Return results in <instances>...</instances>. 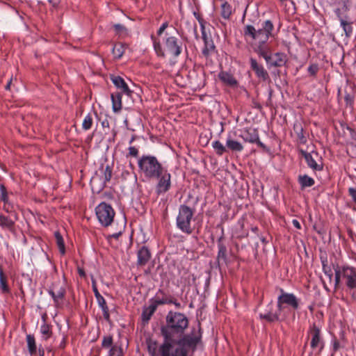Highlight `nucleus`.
Returning a JSON list of instances; mask_svg holds the SVG:
<instances>
[{
	"instance_id": "obj_7",
	"label": "nucleus",
	"mask_w": 356,
	"mask_h": 356,
	"mask_svg": "<svg viewBox=\"0 0 356 356\" xmlns=\"http://www.w3.org/2000/svg\"><path fill=\"white\" fill-rule=\"evenodd\" d=\"M254 51L265 59L270 67H282L288 60L287 56L284 53L277 52L272 54L269 47H260L259 49H254Z\"/></svg>"
},
{
	"instance_id": "obj_46",
	"label": "nucleus",
	"mask_w": 356,
	"mask_h": 356,
	"mask_svg": "<svg viewBox=\"0 0 356 356\" xmlns=\"http://www.w3.org/2000/svg\"><path fill=\"white\" fill-rule=\"evenodd\" d=\"M319 70L318 65L316 63L311 64L307 69L308 72L312 76H315Z\"/></svg>"
},
{
	"instance_id": "obj_51",
	"label": "nucleus",
	"mask_w": 356,
	"mask_h": 356,
	"mask_svg": "<svg viewBox=\"0 0 356 356\" xmlns=\"http://www.w3.org/2000/svg\"><path fill=\"white\" fill-rule=\"evenodd\" d=\"M114 29L119 33H124L127 32V29L122 24H115Z\"/></svg>"
},
{
	"instance_id": "obj_17",
	"label": "nucleus",
	"mask_w": 356,
	"mask_h": 356,
	"mask_svg": "<svg viewBox=\"0 0 356 356\" xmlns=\"http://www.w3.org/2000/svg\"><path fill=\"white\" fill-rule=\"evenodd\" d=\"M250 64L251 69L254 72L256 76L262 81H266L269 79L268 72L264 69V66L257 61L254 58H250Z\"/></svg>"
},
{
	"instance_id": "obj_63",
	"label": "nucleus",
	"mask_w": 356,
	"mask_h": 356,
	"mask_svg": "<svg viewBox=\"0 0 356 356\" xmlns=\"http://www.w3.org/2000/svg\"><path fill=\"white\" fill-rule=\"evenodd\" d=\"M7 204H4L3 207V209L6 211L7 213H9L10 212V209H9V207L6 205Z\"/></svg>"
},
{
	"instance_id": "obj_25",
	"label": "nucleus",
	"mask_w": 356,
	"mask_h": 356,
	"mask_svg": "<svg viewBox=\"0 0 356 356\" xmlns=\"http://www.w3.org/2000/svg\"><path fill=\"white\" fill-rule=\"evenodd\" d=\"M293 131L298 140V142L301 144H305L307 142V138L304 134V129L300 123L296 122L294 124Z\"/></svg>"
},
{
	"instance_id": "obj_1",
	"label": "nucleus",
	"mask_w": 356,
	"mask_h": 356,
	"mask_svg": "<svg viewBox=\"0 0 356 356\" xmlns=\"http://www.w3.org/2000/svg\"><path fill=\"white\" fill-rule=\"evenodd\" d=\"M166 323L161 328L164 338L163 343L159 346V353L168 356V351L172 349V341L181 337L188 326V319L185 314L170 311L165 317Z\"/></svg>"
},
{
	"instance_id": "obj_27",
	"label": "nucleus",
	"mask_w": 356,
	"mask_h": 356,
	"mask_svg": "<svg viewBox=\"0 0 356 356\" xmlns=\"http://www.w3.org/2000/svg\"><path fill=\"white\" fill-rule=\"evenodd\" d=\"M113 110L114 112H119L122 109V94L116 92L111 94Z\"/></svg>"
},
{
	"instance_id": "obj_22",
	"label": "nucleus",
	"mask_w": 356,
	"mask_h": 356,
	"mask_svg": "<svg viewBox=\"0 0 356 356\" xmlns=\"http://www.w3.org/2000/svg\"><path fill=\"white\" fill-rule=\"evenodd\" d=\"M218 78L223 83L229 87L234 88L238 86L237 80L232 74H229L227 72H220L218 74Z\"/></svg>"
},
{
	"instance_id": "obj_28",
	"label": "nucleus",
	"mask_w": 356,
	"mask_h": 356,
	"mask_svg": "<svg viewBox=\"0 0 356 356\" xmlns=\"http://www.w3.org/2000/svg\"><path fill=\"white\" fill-rule=\"evenodd\" d=\"M226 147L233 152H241L243 149L242 144L232 139L231 136H229L227 139Z\"/></svg>"
},
{
	"instance_id": "obj_38",
	"label": "nucleus",
	"mask_w": 356,
	"mask_h": 356,
	"mask_svg": "<svg viewBox=\"0 0 356 356\" xmlns=\"http://www.w3.org/2000/svg\"><path fill=\"white\" fill-rule=\"evenodd\" d=\"M40 332L47 340L51 336L52 334L51 325L44 323L40 327Z\"/></svg>"
},
{
	"instance_id": "obj_39",
	"label": "nucleus",
	"mask_w": 356,
	"mask_h": 356,
	"mask_svg": "<svg viewBox=\"0 0 356 356\" xmlns=\"http://www.w3.org/2000/svg\"><path fill=\"white\" fill-rule=\"evenodd\" d=\"M212 147L215 149L216 154L220 156L226 152V147L219 140L213 141L212 143Z\"/></svg>"
},
{
	"instance_id": "obj_41",
	"label": "nucleus",
	"mask_w": 356,
	"mask_h": 356,
	"mask_svg": "<svg viewBox=\"0 0 356 356\" xmlns=\"http://www.w3.org/2000/svg\"><path fill=\"white\" fill-rule=\"evenodd\" d=\"M108 356H123L122 348L118 346L112 347L108 351Z\"/></svg>"
},
{
	"instance_id": "obj_8",
	"label": "nucleus",
	"mask_w": 356,
	"mask_h": 356,
	"mask_svg": "<svg viewBox=\"0 0 356 356\" xmlns=\"http://www.w3.org/2000/svg\"><path fill=\"white\" fill-rule=\"evenodd\" d=\"M95 211L97 217L103 226L108 227L113 221L115 211L111 205L102 202L96 207Z\"/></svg>"
},
{
	"instance_id": "obj_16",
	"label": "nucleus",
	"mask_w": 356,
	"mask_h": 356,
	"mask_svg": "<svg viewBox=\"0 0 356 356\" xmlns=\"http://www.w3.org/2000/svg\"><path fill=\"white\" fill-rule=\"evenodd\" d=\"M309 333L312 337L310 343L311 348L315 349L319 347V352H321L324 346V342L321 337V330L315 324H313L310 327Z\"/></svg>"
},
{
	"instance_id": "obj_33",
	"label": "nucleus",
	"mask_w": 356,
	"mask_h": 356,
	"mask_svg": "<svg viewBox=\"0 0 356 356\" xmlns=\"http://www.w3.org/2000/svg\"><path fill=\"white\" fill-rule=\"evenodd\" d=\"M0 289L3 293H10V288L8 285L7 278L4 275L2 269L0 268Z\"/></svg>"
},
{
	"instance_id": "obj_62",
	"label": "nucleus",
	"mask_w": 356,
	"mask_h": 356,
	"mask_svg": "<svg viewBox=\"0 0 356 356\" xmlns=\"http://www.w3.org/2000/svg\"><path fill=\"white\" fill-rule=\"evenodd\" d=\"M321 261H322V266H323V265H327V258H323L321 257Z\"/></svg>"
},
{
	"instance_id": "obj_60",
	"label": "nucleus",
	"mask_w": 356,
	"mask_h": 356,
	"mask_svg": "<svg viewBox=\"0 0 356 356\" xmlns=\"http://www.w3.org/2000/svg\"><path fill=\"white\" fill-rule=\"evenodd\" d=\"M78 273L81 277H85L86 273L83 269L79 268H78Z\"/></svg>"
},
{
	"instance_id": "obj_2",
	"label": "nucleus",
	"mask_w": 356,
	"mask_h": 356,
	"mask_svg": "<svg viewBox=\"0 0 356 356\" xmlns=\"http://www.w3.org/2000/svg\"><path fill=\"white\" fill-rule=\"evenodd\" d=\"M201 339V326L199 323L197 330L193 328L190 334H184L175 341H172V349L168 351V356H188V350L194 351L197 345L200 343Z\"/></svg>"
},
{
	"instance_id": "obj_20",
	"label": "nucleus",
	"mask_w": 356,
	"mask_h": 356,
	"mask_svg": "<svg viewBox=\"0 0 356 356\" xmlns=\"http://www.w3.org/2000/svg\"><path fill=\"white\" fill-rule=\"evenodd\" d=\"M16 220L17 217H15V219H12L11 217L6 216L0 213V227L3 229L14 232L15 230Z\"/></svg>"
},
{
	"instance_id": "obj_3",
	"label": "nucleus",
	"mask_w": 356,
	"mask_h": 356,
	"mask_svg": "<svg viewBox=\"0 0 356 356\" xmlns=\"http://www.w3.org/2000/svg\"><path fill=\"white\" fill-rule=\"evenodd\" d=\"M261 27L256 29L252 25H246L244 28V35L247 38H250L254 41L257 46L255 49H259L260 47H268L266 44L272 35V31L274 26L273 22L268 19L261 23Z\"/></svg>"
},
{
	"instance_id": "obj_26",
	"label": "nucleus",
	"mask_w": 356,
	"mask_h": 356,
	"mask_svg": "<svg viewBox=\"0 0 356 356\" xmlns=\"http://www.w3.org/2000/svg\"><path fill=\"white\" fill-rule=\"evenodd\" d=\"M339 17L341 26L343 27L346 37H350L352 35L353 31V22H350L347 17L343 18L339 16Z\"/></svg>"
},
{
	"instance_id": "obj_36",
	"label": "nucleus",
	"mask_w": 356,
	"mask_h": 356,
	"mask_svg": "<svg viewBox=\"0 0 356 356\" xmlns=\"http://www.w3.org/2000/svg\"><path fill=\"white\" fill-rule=\"evenodd\" d=\"M115 346V345H113V339L111 335H105L103 337L102 341V347L103 348L111 349L112 347Z\"/></svg>"
},
{
	"instance_id": "obj_9",
	"label": "nucleus",
	"mask_w": 356,
	"mask_h": 356,
	"mask_svg": "<svg viewBox=\"0 0 356 356\" xmlns=\"http://www.w3.org/2000/svg\"><path fill=\"white\" fill-rule=\"evenodd\" d=\"M301 156L305 159L309 168L314 171H321L323 168V163L319 157L318 152L312 151L307 152L303 149L299 150Z\"/></svg>"
},
{
	"instance_id": "obj_59",
	"label": "nucleus",
	"mask_w": 356,
	"mask_h": 356,
	"mask_svg": "<svg viewBox=\"0 0 356 356\" xmlns=\"http://www.w3.org/2000/svg\"><path fill=\"white\" fill-rule=\"evenodd\" d=\"M121 235V232L115 233L112 235H110L108 236V238H118V237Z\"/></svg>"
},
{
	"instance_id": "obj_14",
	"label": "nucleus",
	"mask_w": 356,
	"mask_h": 356,
	"mask_svg": "<svg viewBox=\"0 0 356 356\" xmlns=\"http://www.w3.org/2000/svg\"><path fill=\"white\" fill-rule=\"evenodd\" d=\"M48 291L54 300L55 306H60L65 296V288L63 286H60L59 284L54 283Z\"/></svg>"
},
{
	"instance_id": "obj_18",
	"label": "nucleus",
	"mask_w": 356,
	"mask_h": 356,
	"mask_svg": "<svg viewBox=\"0 0 356 356\" xmlns=\"http://www.w3.org/2000/svg\"><path fill=\"white\" fill-rule=\"evenodd\" d=\"M223 236H220L218 239V252L217 255V263L218 266H220L223 264H227V248L225 245L222 242Z\"/></svg>"
},
{
	"instance_id": "obj_4",
	"label": "nucleus",
	"mask_w": 356,
	"mask_h": 356,
	"mask_svg": "<svg viewBox=\"0 0 356 356\" xmlns=\"http://www.w3.org/2000/svg\"><path fill=\"white\" fill-rule=\"evenodd\" d=\"M335 288L343 284L346 291L350 293L356 291V268L349 266H339L334 268Z\"/></svg>"
},
{
	"instance_id": "obj_21",
	"label": "nucleus",
	"mask_w": 356,
	"mask_h": 356,
	"mask_svg": "<svg viewBox=\"0 0 356 356\" xmlns=\"http://www.w3.org/2000/svg\"><path fill=\"white\" fill-rule=\"evenodd\" d=\"M268 307H270L269 310H268L265 313H261L259 314L260 318L266 320L268 323H274L279 321L281 311H279L277 309L275 312H273L272 303H270Z\"/></svg>"
},
{
	"instance_id": "obj_50",
	"label": "nucleus",
	"mask_w": 356,
	"mask_h": 356,
	"mask_svg": "<svg viewBox=\"0 0 356 356\" xmlns=\"http://www.w3.org/2000/svg\"><path fill=\"white\" fill-rule=\"evenodd\" d=\"M129 154L128 156H131L133 157H138V149L134 146H131L128 148Z\"/></svg>"
},
{
	"instance_id": "obj_15",
	"label": "nucleus",
	"mask_w": 356,
	"mask_h": 356,
	"mask_svg": "<svg viewBox=\"0 0 356 356\" xmlns=\"http://www.w3.org/2000/svg\"><path fill=\"white\" fill-rule=\"evenodd\" d=\"M92 291L94 292V294L97 299L98 305L101 307V309L103 312L104 318L107 322L111 323L109 309L107 306L106 302L105 299L104 298V297L99 293V292L97 289V287L96 286V282L95 280H92Z\"/></svg>"
},
{
	"instance_id": "obj_45",
	"label": "nucleus",
	"mask_w": 356,
	"mask_h": 356,
	"mask_svg": "<svg viewBox=\"0 0 356 356\" xmlns=\"http://www.w3.org/2000/svg\"><path fill=\"white\" fill-rule=\"evenodd\" d=\"M198 20L200 23L201 31H202V38L204 42L205 41H208L209 40H211L212 38H211V35H207V33L205 31V27L203 24V20L202 19H198Z\"/></svg>"
},
{
	"instance_id": "obj_55",
	"label": "nucleus",
	"mask_w": 356,
	"mask_h": 356,
	"mask_svg": "<svg viewBox=\"0 0 356 356\" xmlns=\"http://www.w3.org/2000/svg\"><path fill=\"white\" fill-rule=\"evenodd\" d=\"M48 1L54 8H57L61 0H48Z\"/></svg>"
},
{
	"instance_id": "obj_29",
	"label": "nucleus",
	"mask_w": 356,
	"mask_h": 356,
	"mask_svg": "<svg viewBox=\"0 0 356 356\" xmlns=\"http://www.w3.org/2000/svg\"><path fill=\"white\" fill-rule=\"evenodd\" d=\"M298 182L300 184L302 188H305L306 187H311L315 183L314 179L313 178L306 175H300L298 177Z\"/></svg>"
},
{
	"instance_id": "obj_24",
	"label": "nucleus",
	"mask_w": 356,
	"mask_h": 356,
	"mask_svg": "<svg viewBox=\"0 0 356 356\" xmlns=\"http://www.w3.org/2000/svg\"><path fill=\"white\" fill-rule=\"evenodd\" d=\"M156 306L153 305L151 302L150 305L147 307H145L143 310L141 318L143 324H147L150 320L152 316L156 312Z\"/></svg>"
},
{
	"instance_id": "obj_43",
	"label": "nucleus",
	"mask_w": 356,
	"mask_h": 356,
	"mask_svg": "<svg viewBox=\"0 0 356 356\" xmlns=\"http://www.w3.org/2000/svg\"><path fill=\"white\" fill-rule=\"evenodd\" d=\"M92 118L90 116V115H88L85 117V118L83 120V122L82 124V127L84 130H88L92 127Z\"/></svg>"
},
{
	"instance_id": "obj_12",
	"label": "nucleus",
	"mask_w": 356,
	"mask_h": 356,
	"mask_svg": "<svg viewBox=\"0 0 356 356\" xmlns=\"http://www.w3.org/2000/svg\"><path fill=\"white\" fill-rule=\"evenodd\" d=\"M165 50L175 57H177L181 52V42L175 36L165 35L164 41Z\"/></svg>"
},
{
	"instance_id": "obj_37",
	"label": "nucleus",
	"mask_w": 356,
	"mask_h": 356,
	"mask_svg": "<svg viewBox=\"0 0 356 356\" xmlns=\"http://www.w3.org/2000/svg\"><path fill=\"white\" fill-rule=\"evenodd\" d=\"M54 235H55L56 244L59 248L60 252L63 254H65V244H64V241H63V238L61 234L58 232H55Z\"/></svg>"
},
{
	"instance_id": "obj_35",
	"label": "nucleus",
	"mask_w": 356,
	"mask_h": 356,
	"mask_svg": "<svg viewBox=\"0 0 356 356\" xmlns=\"http://www.w3.org/2000/svg\"><path fill=\"white\" fill-rule=\"evenodd\" d=\"M231 15V6L227 2H225L221 6V15L224 19H229Z\"/></svg>"
},
{
	"instance_id": "obj_30",
	"label": "nucleus",
	"mask_w": 356,
	"mask_h": 356,
	"mask_svg": "<svg viewBox=\"0 0 356 356\" xmlns=\"http://www.w3.org/2000/svg\"><path fill=\"white\" fill-rule=\"evenodd\" d=\"M26 342L29 353L31 355H35L37 353V347L34 336L32 334H27Z\"/></svg>"
},
{
	"instance_id": "obj_13",
	"label": "nucleus",
	"mask_w": 356,
	"mask_h": 356,
	"mask_svg": "<svg viewBox=\"0 0 356 356\" xmlns=\"http://www.w3.org/2000/svg\"><path fill=\"white\" fill-rule=\"evenodd\" d=\"M239 137L243 138L245 142H248L250 143H256L259 147L264 149L266 147L265 145L261 143L259 140V133L256 129L254 128H248L241 131Z\"/></svg>"
},
{
	"instance_id": "obj_48",
	"label": "nucleus",
	"mask_w": 356,
	"mask_h": 356,
	"mask_svg": "<svg viewBox=\"0 0 356 356\" xmlns=\"http://www.w3.org/2000/svg\"><path fill=\"white\" fill-rule=\"evenodd\" d=\"M0 189L1 192V200L4 202V204H8V197L6 192V188L4 185L1 184L0 186Z\"/></svg>"
},
{
	"instance_id": "obj_32",
	"label": "nucleus",
	"mask_w": 356,
	"mask_h": 356,
	"mask_svg": "<svg viewBox=\"0 0 356 356\" xmlns=\"http://www.w3.org/2000/svg\"><path fill=\"white\" fill-rule=\"evenodd\" d=\"M204 43V47L202 49V54L205 57H209V56L214 51L216 47L212 39L205 41Z\"/></svg>"
},
{
	"instance_id": "obj_57",
	"label": "nucleus",
	"mask_w": 356,
	"mask_h": 356,
	"mask_svg": "<svg viewBox=\"0 0 356 356\" xmlns=\"http://www.w3.org/2000/svg\"><path fill=\"white\" fill-rule=\"evenodd\" d=\"M171 304H173L177 309H179L181 307V304L177 302L174 298L172 297V302Z\"/></svg>"
},
{
	"instance_id": "obj_6",
	"label": "nucleus",
	"mask_w": 356,
	"mask_h": 356,
	"mask_svg": "<svg viewBox=\"0 0 356 356\" xmlns=\"http://www.w3.org/2000/svg\"><path fill=\"white\" fill-rule=\"evenodd\" d=\"M194 210L186 205H181L177 217V227L184 233L191 234L193 229L191 227V220Z\"/></svg>"
},
{
	"instance_id": "obj_54",
	"label": "nucleus",
	"mask_w": 356,
	"mask_h": 356,
	"mask_svg": "<svg viewBox=\"0 0 356 356\" xmlns=\"http://www.w3.org/2000/svg\"><path fill=\"white\" fill-rule=\"evenodd\" d=\"M168 22H164V23L161 26V27L159 28V31H158V32H157V34H158L159 35H161L163 33V32L165 31V29L168 27Z\"/></svg>"
},
{
	"instance_id": "obj_34",
	"label": "nucleus",
	"mask_w": 356,
	"mask_h": 356,
	"mask_svg": "<svg viewBox=\"0 0 356 356\" xmlns=\"http://www.w3.org/2000/svg\"><path fill=\"white\" fill-rule=\"evenodd\" d=\"M124 51V47L122 43H117L115 44L112 49L113 54L114 57L117 59L120 58Z\"/></svg>"
},
{
	"instance_id": "obj_52",
	"label": "nucleus",
	"mask_w": 356,
	"mask_h": 356,
	"mask_svg": "<svg viewBox=\"0 0 356 356\" xmlns=\"http://www.w3.org/2000/svg\"><path fill=\"white\" fill-rule=\"evenodd\" d=\"M348 193L353 202L356 203V188H349Z\"/></svg>"
},
{
	"instance_id": "obj_23",
	"label": "nucleus",
	"mask_w": 356,
	"mask_h": 356,
	"mask_svg": "<svg viewBox=\"0 0 356 356\" xmlns=\"http://www.w3.org/2000/svg\"><path fill=\"white\" fill-rule=\"evenodd\" d=\"M151 257L149 250L146 246H143L138 252V264L145 266Z\"/></svg>"
},
{
	"instance_id": "obj_19",
	"label": "nucleus",
	"mask_w": 356,
	"mask_h": 356,
	"mask_svg": "<svg viewBox=\"0 0 356 356\" xmlns=\"http://www.w3.org/2000/svg\"><path fill=\"white\" fill-rule=\"evenodd\" d=\"M111 80L118 88L122 90L123 93L126 94L129 97L131 96L132 91L129 89V86L121 76L111 75Z\"/></svg>"
},
{
	"instance_id": "obj_56",
	"label": "nucleus",
	"mask_w": 356,
	"mask_h": 356,
	"mask_svg": "<svg viewBox=\"0 0 356 356\" xmlns=\"http://www.w3.org/2000/svg\"><path fill=\"white\" fill-rule=\"evenodd\" d=\"M292 224L297 229H300L301 228V225H300V222L298 220H296V219H293L292 220Z\"/></svg>"
},
{
	"instance_id": "obj_40",
	"label": "nucleus",
	"mask_w": 356,
	"mask_h": 356,
	"mask_svg": "<svg viewBox=\"0 0 356 356\" xmlns=\"http://www.w3.org/2000/svg\"><path fill=\"white\" fill-rule=\"evenodd\" d=\"M151 302L153 305L156 306V309H157V307L159 305H165V304H171L172 302V297L168 298H162V299H152L151 300Z\"/></svg>"
},
{
	"instance_id": "obj_11",
	"label": "nucleus",
	"mask_w": 356,
	"mask_h": 356,
	"mask_svg": "<svg viewBox=\"0 0 356 356\" xmlns=\"http://www.w3.org/2000/svg\"><path fill=\"white\" fill-rule=\"evenodd\" d=\"M158 183L156 186L157 194L165 193L169 191L171 186V175L165 168H163L156 177Z\"/></svg>"
},
{
	"instance_id": "obj_58",
	"label": "nucleus",
	"mask_w": 356,
	"mask_h": 356,
	"mask_svg": "<svg viewBox=\"0 0 356 356\" xmlns=\"http://www.w3.org/2000/svg\"><path fill=\"white\" fill-rule=\"evenodd\" d=\"M339 348V343L338 341H334L333 343V350L336 352Z\"/></svg>"
},
{
	"instance_id": "obj_10",
	"label": "nucleus",
	"mask_w": 356,
	"mask_h": 356,
	"mask_svg": "<svg viewBox=\"0 0 356 356\" xmlns=\"http://www.w3.org/2000/svg\"><path fill=\"white\" fill-rule=\"evenodd\" d=\"M280 295L277 298V307L279 311H282L283 305H287L291 307L293 309H297L299 307V301L293 293L284 292L282 289H280Z\"/></svg>"
},
{
	"instance_id": "obj_61",
	"label": "nucleus",
	"mask_w": 356,
	"mask_h": 356,
	"mask_svg": "<svg viewBox=\"0 0 356 356\" xmlns=\"http://www.w3.org/2000/svg\"><path fill=\"white\" fill-rule=\"evenodd\" d=\"M350 294L352 300L356 303V290L355 291L351 292Z\"/></svg>"
},
{
	"instance_id": "obj_47",
	"label": "nucleus",
	"mask_w": 356,
	"mask_h": 356,
	"mask_svg": "<svg viewBox=\"0 0 356 356\" xmlns=\"http://www.w3.org/2000/svg\"><path fill=\"white\" fill-rule=\"evenodd\" d=\"M344 99H345L346 106L353 107V103H354V95L346 92Z\"/></svg>"
},
{
	"instance_id": "obj_64",
	"label": "nucleus",
	"mask_w": 356,
	"mask_h": 356,
	"mask_svg": "<svg viewBox=\"0 0 356 356\" xmlns=\"http://www.w3.org/2000/svg\"><path fill=\"white\" fill-rule=\"evenodd\" d=\"M11 83H12V79L8 81V83L6 86V87H5L6 90H10Z\"/></svg>"
},
{
	"instance_id": "obj_31",
	"label": "nucleus",
	"mask_w": 356,
	"mask_h": 356,
	"mask_svg": "<svg viewBox=\"0 0 356 356\" xmlns=\"http://www.w3.org/2000/svg\"><path fill=\"white\" fill-rule=\"evenodd\" d=\"M147 344L148 352L151 356H157L159 355L161 356L156 341L149 339L147 341Z\"/></svg>"
},
{
	"instance_id": "obj_42",
	"label": "nucleus",
	"mask_w": 356,
	"mask_h": 356,
	"mask_svg": "<svg viewBox=\"0 0 356 356\" xmlns=\"http://www.w3.org/2000/svg\"><path fill=\"white\" fill-rule=\"evenodd\" d=\"M154 49L159 56L164 57L165 53L162 49L161 44L159 41L154 39Z\"/></svg>"
},
{
	"instance_id": "obj_5",
	"label": "nucleus",
	"mask_w": 356,
	"mask_h": 356,
	"mask_svg": "<svg viewBox=\"0 0 356 356\" xmlns=\"http://www.w3.org/2000/svg\"><path fill=\"white\" fill-rule=\"evenodd\" d=\"M140 172L149 179H155L164 168L158 159L151 155H143L138 161Z\"/></svg>"
},
{
	"instance_id": "obj_44",
	"label": "nucleus",
	"mask_w": 356,
	"mask_h": 356,
	"mask_svg": "<svg viewBox=\"0 0 356 356\" xmlns=\"http://www.w3.org/2000/svg\"><path fill=\"white\" fill-rule=\"evenodd\" d=\"M112 177V168L110 165H107L104 170V184L109 181Z\"/></svg>"
},
{
	"instance_id": "obj_49",
	"label": "nucleus",
	"mask_w": 356,
	"mask_h": 356,
	"mask_svg": "<svg viewBox=\"0 0 356 356\" xmlns=\"http://www.w3.org/2000/svg\"><path fill=\"white\" fill-rule=\"evenodd\" d=\"M323 270L324 273L329 277L330 280H331L332 277V271L330 266L328 265H323Z\"/></svg>"
},
{
	"instance_id": "obj_53",
	"label": "nucleus",
	"mask_w": 356,
	"mask_h": 356,
	"mask_svg": "<svg viewBox=\"0 0 356 356\" xmlns=\"http://www.w3.org/2000/svg\"><path fill=\"white\" fill-rule=\"evenodd\" d=\"M314 229L320 235H323L325 234V230L322 228V227H320L318 225H317L316 224H315L314 226Z\"/></svg>"
}]
</instances>
